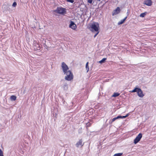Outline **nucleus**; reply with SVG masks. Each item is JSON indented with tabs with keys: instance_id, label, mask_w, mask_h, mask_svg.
<instances>
[{
	"instance_id": "26",
	"label": "nucleus",
	"mask_w": 156,
	"mask_h": 156,
	"mask_svg": "<svg viewBox=\"0 0 156 156\" xmlns=\"http://www.w3.org/2000/svg\"><path fill=\"white\" fill-rule=\"evenodd\" d=\"M116 118L117 119L119 118L122 119V116L121 115H119L116 117Z\"/></svg>"
},
{
	"instance_id": "6",
	"label": "nucleus",
	"mask_w": 156,
	"mask_h": 156,
	"mask_svg": "<svg viewBox=\"0 0 156 156\" xmlns=\"http://www.w3.org/2000/svg\"><path fill=\"white\" fill-rule=\"evenodd\" d=\"M152 2L151 0H145L144 4L148 6H151L152 5Z\"/></svg>"
},
{
	"instance_id": "20",
	"label": "nucleus",
	"mask_w": 156,
	"mask_h": 156,
	"mask_svg": "<svg viewBox=\"0 0 156 156\" xmlns=\"http://www.w3.org/2000/svg\"><path fill=\"white\" fill-rule=\"evenodd\" d=\"M0 156H4L3 152L1 149H0Z\"/></svg>"
},
{
	"instance_id": "28",
	"label": "nucleus",
	"mask_w": 156,
	"mask_h": 156,
	"mask_svg": "<svg viewBox=\"0 0 156 156\" xmlns=\"http://www.w3.org/2000/svg\"><path fill=\"white\" fill-rule=\"evenodd\" d=\"M66 86V87L67 86V85H65Z\"/></svg>"
},
{
	"instance_id": "16",
	"label": "nucleus",
	"mask_w": 156,
	"mask_h": 156,
	"mask_svg": "<svg viewBox=\"0 0 156 156\" xmlns=\"http://www.w3.org/2000/svg\"><path fill=\"white\" fill-rule=\"evenodd\" d=\"M147 14V12H145L143 13H141L140 16L141 17H144Z\"/></svg>"
},
{
	"instance_id": "2",
	"label": "nucleus",
	"mask_w": 156,
	"mask_h": 156,
	"mask_svg": "<svg viewBox=\"0 0 156 156\" xmlns=\"http://www.w3.org/2000/svg\"><path fill=\"white\" fill-rule=\"evenodd\" d=\"M64 74L66 75L65 76V79L66 80L68 81H70L73 79V73L70 70H68V72L65 73Z\"/></svg>"
},
{
	"instance_id": "23",
	"label": "nucleus",
	"mask_w": 156,
	"mask_h": 156,
	"mask_svg": "<svg viewBox=\"0 0 156 156\" xmlns=\"http://www.w3.org/2000/svg\"><path fill=\"white\" fill-rule=\"evenodd\" d=\"M67 2L73 3L74 2V0H66Z\"/></svg>"
},
{
	"instance_id": "1",
	"label": "nucleus",
	"mask_w": 156,
	"mask_h": 156,
	"mask_svg": "<svg viewBox=\"0 0 156 156\" xmlns=\"http://www.w3.org/2000/svg\"><path fill=\"white\" fill-rule=\"evenodd\" d=\"M90 30L92 32L99 31V25L98 23H92L90 25Z\"/></svg>"
},
{
	"instance_id": "5",
	"label": "nucleus",
	"mask_w": 156,
	"mask_h": 156,
	"mask_svg": "<svg viewBox=\"0 0 156 156\" xmlns=\"http://www.w3.org/2000/svg\"><path fill=\"white\" fill-rule=\"evenodd\" d=\"M142 136V135L141 133L139 134L134 140V143L136 144L138 143L140 140Z\"/></svg>"
},
{
	"instance_id": "4",
	"label": "nucleus",
	"mask_w": 156,
	"mask_h": 156,
	"mask_svg": "<svg viewBox=\"0 0 156 156\" xmlns=\"http://www.w3.org/2000/svg\"><path fill=\"white\" fill-rule=\"evenodd\" d=\"M61 67L64 73L68 72V70H69V67L64 62H62Z\"/></svg>"
},
{
	"instance_id": "19",
	"label": "nucleus",
	"mask_w": 156,
	"mask_h": 156,
	"mask_svg": "<svg viewBox=\"0 0 156 156\" xmlns=\"http://www.w3.org/2000/svg\"><path fill=\"white\" fill-rule=\"evenodd\" d=\"M106 59V58H104L101 60L99 61L100 63H102L104 62L105 60Z\"/></svg>"
},
{
	"instance_id": "24",
	"label": "nucleus",
	"mask_w": 156,
	"mask_h": 156,
	"mask_svg": "<svg viewBox=\"0 0 156 156\" xmlns=\"http://www.w3.org/2000/svg\"><path fill=\"white\" fill-rule=\"evenodd\" d=\"M117 119L116 118V117H115V118H113L112 119V122H114L115 120H116Z\"/></svg>"
},
{
	"instance_id": "14",
	"label": "nucleus",
	"mask_w": 156,
	"mask_h": 156,
	"mask_svg": "<svg viewBox=\"0 0 156 156\" xmlns=\"http://www.w3.org/2000/svg\"><path fill=\"white\" fill-rule=\"evenodd\" d=\"M120 95V94L118 93H114L112 95V97H116L119 96Z\"/></svg>"
},
{
	"instance_id": "25",
	"label": "nucleus",
	"mask_w": 156,
	"mask_h": 156,
	"mask_svg": "<svg viewBox=\"0 0 156 156\" xmlns=\"http://www.w3.org/2000/svg\"><path fill=\"white\" fill-rule=\"evenodd\" d=\"M87 2L90 4H91L92 2V0H88Z\"/></svg>"
},
{
	"instance_id": "8",
	"label": "nucleus",
	"mask_w": 156,
	"mask_h": 156,
	"mask_svg": "<svg viewBox=\"0 0 156 156\" xmlns=\"http://www.w3.org/2000/svg\"><path fill=\"white\" fill-rule=\"evenodd\" d=\"M69 27L73 30L76 29L77 27L76 25L73 21H71L69 25Z\"/></svg>"
},
{
	"instance_id": "15",
	"label": "nucleus",
	"mask_w": 156,
	"mask_h": 156,
	"mask_svg": "<svg viewBox=\"0 0 156 156\" xmlns=\"http://www.w3.org/2000/svg\"><path fill=\"white\" fill-rule=\"evenodd\" d=\"M88 62H87L86 65V68L87 71V72H88L89 71V68L88 66Z\"/></svg>"
},
{
	"instance_id": "10",
	"label": "nucleus",
	"mask_w": 156,
	"mask_h": 156,
	"mask_svg": "<svg viewBox=\"0 0 156 156\" xmlns=\"http://www.w3.org/2000/svg\"><path fill=\"white\" fill-rule=\"evenodd\" d=\"M127 18V16H126L124 19L121 20L120 21H119L118 23V24L120 25V24H122V23H124V22H125V21L126 20Z\"/></svg>"
},
{
	"instance_id": "11",
	"label": "nucleus",
	"mask_w": 156,
	"mask_h": 156,
	"mask_svg": "<svg viewBox=\"0 0 156 156\" xmlns=\"http://www.w3.org/2000/svg\"><path fill=\"white\" fill-rule=\"evenodd\" d=\"M120 10L119 7H117L115 10L114 14H115L119 13L120 12Z\"/></svg>"
},
{
	"instance_id": "21",
	"label": "nucleus",
	"mask_w": 156,
	"mask_h": 156,
	"mask_svg": "<svg viewBox=\"0 0 156 156\" xmlns=\"http://www.w3.org/2000/svg\"><path fill=\"white\" fill-rule=\"evenodd\" d=\"M16 5V2H14L12 4V6L14 7H15Z\"/></svg>"
},
{
	"instance_id": "18",
	"label": "nucleus",
	"mask_w": 156,
	"mask_h": 156,
	"mask_svg": "<svg viewBox=\"0 0 156 156\" xmlns=\"http://www.w3.org/2000/svg\"><path fill=\"white\" fill-rule=\"evenodd\" d=\"M122 154V153H118L115 154L113 156H121Z\"/></svg>"
},
{
	"instance_id": "27",
	"label": "nucleus",
	"mask_w": 156,
	"mask_h": 156,
	"mask_svg": "<svg viewBox=\"0 0 156 156\" xmlns=\"http://www.w3.org/2000/svg\"><path fill=\"white\" fill-rule=\"evenodd\" d=\"M97 32V33H96V34H95L94 36V37H95L99 33V31H97V32Z\"/></svg>"
},
{
	"instance_id": "9",
	"label": "nucleus",
	"mask_w": 156,
	"mask_h": 156,
	"mask_svg": "<svg viewBox=\"0 0 156 156\" xmlns=\"http://www.w3.org/2000/svg\"><path fill=\"white\" fill-rule=\"evenodd\" d=\"M83 144H82V139H80L78 142L76 143V146L77 147H78L80 146H83Z\"/></svg>"
},
{
	"instance_id": "17",
	"label": "nucleus",
	"mask_w": 156,
	"mask_h": 156,
	"mask_svg": "<svg viewBox=\"0 0 156 156\" xmlns=\"http://www.w3.org/2000/svg\"><path fill=\"white\" fill-rule=\"evenodd\" d=\"M92 125V123L88 122L86 123V127L87 128H88L90 127Z\"/></svg>"
},
{
	"instance_id": "22",
	"label": "nucleus",
	"mask_w": 156,
	"mask_h": 156,
	"mask_svg": "<svg viewBox=\"0 0 156 156\" xmlns=\"http://www.w3.org/2000/svg\"><path fill=\"white\" fill-rule=\"evenodd\" d=\"M129 116V114H127L125 116H122V119L125 118Z\"/></svg>"
},
{
	"instance_id": "7",
	"label": "nucleus",
	"mask_w": 156,
	"mask_h": 156,
	"mask_svg": "<svg viewBox=\"0 0 156 156\" xmlns=\"http://www.w3.org/2000/svg\"><path fill=\"white\" fill-rule=\"evenodd\" d=\"M137 94L140 97H143L144 95L143 94V92L141 89L139 88L138 91H137Z\"/></svg>"
},
{
	"instance_id": "13",
	"label": "nucleus",
	"mask_w": 156,
	"mask_h": 156,
	"mask_svg": "<svg viewBox=\"0 0 156 156\" xmlns=\"http://www.w3.org/2000/svg\"><path fill=\"white\" fill-rule=\"evenodd\" d=\"M16 99V97L15 95H12L10 97V99L12 101H15Z\"/></svg>"
},
{
	"instance_id": "3",
	"label": "nucleus",
	"mask_w": 156,
	"mask_h": 156,
	"mask_svg": "<svg viewBox=\"0 0 156 156\" xmlns=\"http://www.w3.org/2000/svg\"><path fill=\"white\" fill-rule=\"evenodd\" d=\"M54 11L56 13L63 14L66 13V11L65 8L62 7H57Z\"/></svg>"
},
{
	"instance_id": "12",
	"label": "nucleus",
	"mask_w": 156,
	"mask_h": 156,
	"mask_svg": "<svg viewBox=\"0 0 156 156\" xmlns=\"http://www.w3.org/2000/svg\"><path fill=\"white\" fill-rule=\"evenodd\" d=\"M139 88L136 87L133 90L129 91L130 93L137 92V91L139 90Z\"/></svg>"
}]
</instances>
